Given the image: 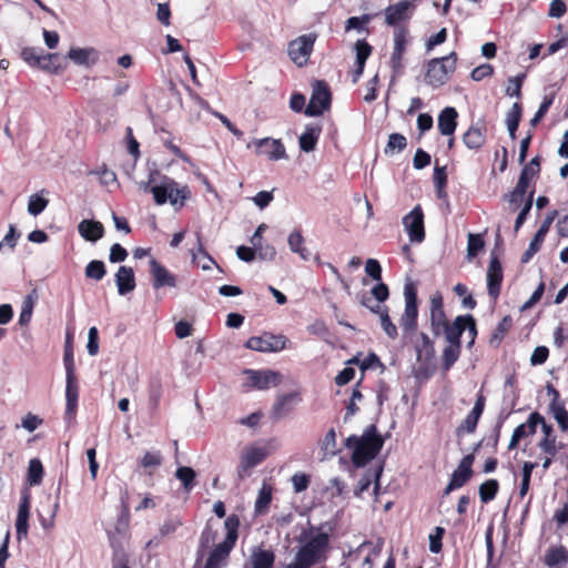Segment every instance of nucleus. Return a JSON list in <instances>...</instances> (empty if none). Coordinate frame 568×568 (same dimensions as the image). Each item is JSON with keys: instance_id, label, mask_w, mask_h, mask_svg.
I'll return each instance as SVG.
<instances>
[{"instance_id": "obj_1", "label": "nucleus", "mask_w": 568, "mask_h": 568, "mask_svg": "<svg viewBox=\"0 0 568 568\" xmlns=\"http://www.w3.org/2000/svg\"><path fill=\"white\" fill-rule=\"evenodd\" d=\"M240 526L239 515L227 516L224 520L225 536L222 541L215 542L216 532L207 524L200 536V548L193 568H225L236 546Z\"/></svg>"}, {"instance_id": "obj_2", "label": "nucleus", "mask_w": 568, "mask_h": 568, "mask_svg": "<svg viewBox=\"0 0 568 568\" xmlns=\"http://www.w3.org/2000/svg\"><path fill=\"white\" fill-rule=\"evenodd\" d=\"M302 544L297 549L294 560L285 568H311L318 564L325 556L329 538L326 532L314 531V527L304 529L298 537Z\"/></svg>"}, {"instance_id": "obj_3", "label": "nucleus", "mask_w": 568, "mask_h": 568, "mask_svg": "<svg viewBox=\"0 0 568 568\" xmlns=\"http://www.w3.org/2000/svg\"><path fill=\"white\" fill-rule=\"evenodd\" d=\"M140 190L145 193H152L155 204L163 205L168 201L172 205L182 207L190 196L187 186L179 187V184L171 178L153 171L146 182L139 183Z\"/></svg>"}, {"instance_id": "obj_4", "label": "nucleus", "mask_w": 568, "mask_h": 568, "mask_svg": "<svg viewBox=\"0 0 568 568\" xmlns=\"http://www.w3.org/2000/svg\"><path fill=\"white\" fill-rule=\"evenodd\" d=\"M347 449L352 450V463L355 467H364L373 460L384 446V438L375 424L368 425L362 436L351 435L345 440Z\"/></svg>"}, {"instance_id": "obj_5", "label": "nucleus", "mask_w": 568, "mask_h": 568, "mask_svg": "<svg viewBox=\"0 0 568 568\" xmlns=\"http://www.w3.org/2000/svg\"><path fill=\"white\" fill-rule=\"evenodd\" d=\"M405 308L399 318V325L405 334H410L417 329L418 321V297L417 286L414 282H408L404 287Z\"/></svg>"}, {"instance_id": "obj_6", "label": "nucleus", "mask_w": 568, "mask_h": 568, "mask_svg": "<svg viewBox=\"0 0 568 568\" xmlns=\"http://www.w3.org/2000/svg\"><path fill=\"white\" fill-rule=\"evenodd\" d=\"M332 93L328 84L323 80H315L312 84L310 103L305 109L308 116H318L331 108Z\"/></svg>"}, {"instance_id": "obj_7", "label": "nucleus", "mask_w": 568, "mask_h": 568, "mask_svg": "<svg viewBox=\"0 0 568 568\" xmlns=\"http://www.w3.org/2000/svg\"><path fill=\"white\" fill-rule=\"evenodd\" d=\"M286 336L265 332L260 336H252L245 342V347L262 353L280 352L286 348Z\"/></svg>"}, {"instance_id": "obj_8", "label": "nucleus", "mask_w": 568, "mask_h": 568, "mask_svg": "<svg viewBox=\"0 0 568 568\" xmlns=\"http://www.w3.org/2000/svg\"><path fill=\"white\" fill-rule=\"evenodd\" d=\"M475 462L474 453L462 458L458 467L452 474L450 480L444 489V495H449L453 490L465 486L474 476L473 464Z\"/></svg>"}, {"instance_id": "obj_9", "label": "nucleus", "mask_w": 568, "mask_h": 568, "mask_svg": "<svg viewBox=\"0 0 568 568\" xmlns=\"http://www.w3.org/2000/svg\"><path fill=\"white\" fill-rule=\"evenodd\" d=\"M244 374L247 375V381L243 384V386L247 390L252 388L264 390L271 386H277L281 382L280 373L271 369L256 371L247 368L244 371Z\"/></svg>"}, {"instance_id": "obj_10", "label": "nucleus", "mask_w": 568, "mask_h": 568, "mask_svg": "<svg viewBox=\"0 0 568 568\" xmlns=\"http://www.w3.org/2000/svg\"><path fill=\"white\" fill-rule=\"evenodd\" d=\"M316 36L314 33L304 34L288 44V55L296 67L302 68L307 62L313 50Z\"/></svg>"}, {"instance_id": "obj_11", "label": "nucleus", "mask_w": 568, "mask_h": 568, "mask_svg": "<svg viewBox=\"0 0 568 568\" xmlns=\"http://www.w3.org/2000/svg\"><path fill=\"white\" fill-rule=\"evenodd\" d=\"M429 322L430 331L435 336H439L443 333V327L449 323L444 308L443 294L436 291L430 296L429 301Z\"/></svg>"}, {"instance_id": "obj_12", "label": "nucleus", "mask_w": 568, "mask_h": 568, "mask_svg": "<svg viewBox=\"0 0 568 568\" xmlns=\"http://www.w3.org/2000/svg\"><path fill=\"white\" fill-rule=\"evenodd\" d=\"M403 225L410 242L422 243L425 240L424 212L419 204L403 217Z\"/></svg>"}, {"instance_id": "obj_13", "label": "nucleus", "mask_w": 568, "mask_h": 568, "mask_svg": "<svg viewBox=\"0 0 568 568\" xmlns=\"http://www.w3.org/2000/svg\"><path fill=\"white\" fill-rule=\"evenodd\" d=\"M504 280L503 266L499 257L493 252L487 268V291L489 297L496 303L501 292Z\"/></svg>"}, {"instance_id": "obj_14", "label": "nucleus", "mask_w": 568, "mask_h": 568, "mask_svg": "<svg viewBox=\"0 0 568 568\" xmlns=\"http://www.w3.org/2000/svg\"><path fill=\"white\" fill-rule=\"evenodd\" d=\"M486 397L481 392H479L476 396V402L473 409L468 413L465 419L457 427V436H462L464 434H471L476 430L477 424L484 413Z\"/></svg>"}, {"instance_id": "obj_15", "label": "nucleus", "mask_w": 568, "mask_h": 568, "mask_svg": "<svg viewBox=\"0 0 568 568\" xmlns=\"http://www.w3.org/2000/svg\"><path fill=\"white\" fill-rule=\"evenodd\" d=\"M266 456L267 453L262 447H251L246 449V452L242 454L240 465L237 467L239 478L244 479L250 476V470L263 463Z\"/></svg>"}, {"instance_id": "obj_16", "label": "nucleus", "mask_w": 568, "mask_h": 568, "mask_svg": "<svg viewBox=\"0 0 568 568\" xmlns=\"http://www.w3.org/2000/svg\"><path fill=\"white\" fill-rule=\"evenodd\" d=\"M301 402L302 395L297 390L278 395L272 406L271 418L277 420L285 417L294 409V406Z\"/></svg>"}, {"instance_id": "obj_17", "label": "nucleus", "mask_w": 568, "mask_h": 568, "mask_svg": "<svg viewBox=\"0 0 568 568\" xmlns=\"http://www.w3.org/2000/svg\"><path fill=\"white\" fill-rule=\"evenodd\" d=\"M539 422H544V416L538 413L534 412L528 416V419L526 423H523L518 425L511 435L508 449L513 450L517 448L519 442L528 436H531L536 433L537 426L539 425Z\"/></svg>"}, {"instance_id": "obj_18", "label": "nucleus", "mask_w": 568, "mask_h": 568, "mask_svg": "<svg viewBox=\"0 0 568 568\" xmlns=\"http://www.w3.org/2000/svg\"><path fill=\"white\" fill-rule=\"evenodd\" d=\"M150 273L152 275V286L154 290L162 287H175L178 277L171 273L164 265L152 258L150 261Z\"/></svg>"}, {"instance_id": "obj_19", "label": "nucleus", "mask_w": 568, "mask_h": 568, "mask_svg": "<svg viewBox=\"0 0 568 568\" xmlns=\"http://www.w3.org/2000/svg\"><path fill=\"white\" fill-rule=\"evenodd\" d=\"M68 58L78 67L91 69L100 59V52L93 47H74L68 52Z\"/></svg>"}, {"instance_id": "obj_20", "label": "nucleus", "mask_w": 568, "mask_h": 568, "mask_svg": "<svg viewBox=\"0 0 568 568\" xmlns=\"http://www.w3.org/2000/svg\"><path fill=\"white\" fill-rule=\"evenodd\" d=\"M486 132L485 122L473 124L464 133L463 142L470 150H479L486 142Z\"/></svg>"}, {"instance_id": "obj_21", "label": "nucleus", "mask_w": 568, "mask_h": 568, "mask_svg": "<svg viewBox=\"0 0 568 568\" xmlns=\"http://www.w3.org/2000/svg\"><path fill=\"white\" fill-rule=\"evenodd\" d=\"M255 145L260 149V153L267 155L270 160L277 161L286 158L285 146L281 140L264 138L255 141Z\"/></svg>"}, {"instance_id": "obj_22", "label": "nucleus", "mask_w": 568, "mask_h": 568, "mask_svg": "<svg viewBox=\"0 0 568 568\" xmlns=\"http://www.w3.org/2000/svg\"><path fill=\"white\" fill-rule=\"evenodd\" d=\"M65 415L73 417L78 408L79 384L77 375H65Z\"/></svg>"}, {"instance_id": "obj_23", "label": "nucleus", "mask_w": 568, "mask_h": 568, "mask_svg": "<svg viewBox=\"0 0 568 568\" xmlns=\"http://www.w3.org/2000/svg\"><path fill=\"white\" fill-rule=\"evenodd\" d=\"M275 554L273 550L257 547L252 550L251 557L244 568H273Z\"/></svg>"}, {"instance_id": "obj_24", "label": "nucleus", "mask_w": 568, "mask_h": 568, "mask_svg": "<svg viewBox=\"0 0 568 568\" xmlns=\"http://www.w3.org/2000/svg\"><path fill=\"white\" fill-rule=\"evenodd\" d=\"M415 351L417 361L424 364H429L435 357V346L430 337L420 332L415 343Z\"/></svg>"}, {"instance_id": "obj_25", "label": "nucleus", "mask_w": 568, "mask_h": 568, "mask_svg": "<svg viewBox=\"0 0 568 568\" xmlns=\"http://www.w3.org/2000/svg\"><path fill=\"white\" fill-rule=\"evenodd\" d=\"M23 61L27 62V64L30 68H40V69H47L49 68V63L51 59L54 57L52 54H43L41 50H38L36 48H29L26 47L21 50L20 53Z\"/></svg>"}, {"instance_id": "obj_26", "label": "nucleus", "mask_w": 568, "mask_h": 568, "mask_svg": "<svg viewBox=\"0 0 568 568\" xmlns=\"http://www.w3.org/2000/svg\"><path fill=\"white\" fill-rule=\"evenodd\" d=\"M115 283L120 295H125L135 288V276L132 267L120 266L115 274Z\"/></svg>"}, {"instance_id": "obj_27", "label": "nucleus", "mask_w": 568, "mask_h": 568, "mask_svg": "<svg viewBox=\"0 0 568 568\" xmlns=\"http://www.w3.org/2000/svg\"><path fill=\"white\" fill-rule=\"evenodd\" d=\"M458 113L455 108L446 106L438 115V130L443 135H453L457 126Z\"/></svg>"}, {"instance_id": "obj_28", "label": "nucleus", "mask_w": 568, "mask_h": 568, "mask_svg": "<svg viewBox=\"0 0 568 568\" xmlns=\"http://www.w3.org/2000/svg\"><path fill=\"white\" fill-rule=\"evenodd\" d=\"M321 133L322 126L320 124H307L300 136L301 150L304 152L313 151L317 144Z\"/></svg>"}, {"instance_id": "obj_29", "label": "nucleus", "mask_w": 568, "mask_h": 568, "mask_svg": "<svg viewBox=\"0 0 568 568\" xmlns=\"http://www.w3.org/2000/svg\"><path fill=\"white\" fill-rule=\"evenodd\" d=\"M80 235L91 242H95L103 236L104 227L101 222L93 220H83L78 226Z\"/></svg>"}, {"instance_id": "obj_30", "label": "nucleus", "mask_w": 568, "mask_h": 568, "mask_svg": "<svg viewBox=\"0 0 568 568\" xmlns=\"http://www.w3.org/2000/svg\"><path fill=\"white\" fill-rule=\"evenodd\" d=\"M465 332L464 327V315H458L455 320L445 327H443V333L448 344H458L462 345L460 337Z\"/></svg>"}, {"instance_id": "obj_31", "label": "nucleus", "mask_w": 568, "mask_h": 568, "mask_svg": "<svg viewBox=\"0 0 568 568\" xmlns=\"http://www.w3.org/2000/svg\"><path fill=\"white\" fill-rule=\"evenodd\" d=\"M412 7L408 0L400 1L396 4L388 6L385 10V20L388 26H395L406 19L407 11Z\"/></svg>"}, {"instance_id": "obj_32", "label": "nucleus", "mask_w": 568, "mask_h": 568, "mask_svg": "<svg viewBox=\"0 0 568 568\" xmlns=\"http://www.w3.org/2000/svg\"><path fill=\"white\" fill-rule=\"evenodd\" d=\"M544 432V438L538 443L539 448L549 456H556L558 448L556 446V436L554 435L552 426L547 424L546 420L539 422Z\"/></svg>"}, {"instance_id": "obj_33", "label": "nucleus", "mask_w": 568, "mask_h": 568, "mask_svg": "<svg viewBox=\"0 0 568 568\" xmlns=\"http://www.w3.org/2000/svg\"><path fill=\"white\" fill-rule=\"evenodd\" d=\"M272 493H273L272 486L264 483L262 485L261 489L258 490V495L255 500V505H254L255 515H257V516L265 515L268 511L270 505L272 503Z\"/></svg>"}, {"instance_id": "obj_34", "label": "nucleus", "mask_w": 568, "mask_h": 568, "mask_svg": "<svg viewBox=\"0 0 568 568\" xmlns=\"http://www.w3.org/2000/svg\"><path fill=\"white\" fill-rule=\"evenodd\" d=\"M545 564L550 567H559L568 562V551L564 546L551 547L545 555Z\"/></svg>"}, {"instance_id": "obj_35", "label": "nucleus", "mask_w": 568, "mask_h": 568, "mask_svg": "<svg viewBox=\"0 0 568 568\" xmlns=\"http://www.w3.org/2000/svg\"><path fill=\"white\" fill-rule=\"evenodd\" d=\"M304 236L302 235L300 230L293 231L287 239L288 246L293 253L298 254L304 261L310 260V251L304 245Z\"/></svg>"}, {"instance_id": "obj_36", "label": "nucleus", "mask_w": 568, "mask_h": 568, "mask_svg": "<svg viewBox=\"0 0 568 568\" xmlns=\"http://www.w3.org/2000/svg\"><path fill=\"white\" fill-rule=\"evenodd\" d=\"M511 327H513L511 316L505 315L499 321L497 326L495 327V329L489 338V344L494 347H498Z\"/></svg>"}, {"instance_id": "obj_37", "label": "nucleus", "mask_w": 568, "mask_h": 568, "mask_svg": "<svg viewBox=\"0 0 568 568\" xmlns=\"http://www.w3.org/2000/svg\"><path fill=\"white\" fill-rule=\"evenodd\" d=\"M549 408L554 418L558 423L560 430L568 432V412L566 410L564 403L560 399L551 400Z\"/></svg>"}, {"instance_id": "obj_38", "label": "nucleus", "mask_w": 568, "mask_h": 568, "mask_svg": "<svg viewBox=\"0 0 568 568\" xmlns=\"http://www.w3.org/2000/svg\"><path fill=\"white\" fill-rule=\"evenodd\" d=\"M197 254H201L202 257L204 258V263H202V264L199 263V265L202 267V270L207 271V270L212 268V265H216L215 260L205 250V247L202 243V237H201L200 232H196V248L191 250V255H192L193 261L196 260Z\"/></svg>"}, {"instance_id": "obj_39", "label": "nucleus", "mask_w": 568, "mask_h": 568, "mask_svg": "<svg viewBox=\"0 0 568 568\" xmlns=\"http://www.w3.org/2000/svg\"><path fill=\"white\" fill-rule=\"evenodd\" d=\"M462 354V345L458 344H448L443 349V369L448 372L453 365L458 361Z\"/></svg>"}, {"instance_id": "obj_40", "label": "nucleus", "mask_w": 568, "mask_h": 568, "mask_svg": "<svg viewBox=\"0 0 568 568\" xmlns=\"http://www.w3.org/2000/svg\"><path fill=\"white\" fill-rule=\"evenodd\" d=\"M499 491V483L497 479H488L484 481L478 489L481 503L487 504L494 500Z\"/></svg>"}, {"instance_id": "obj_41", "label": "nucleus", "mask_w": 568, "mask_h": 568, "mask_svg": "<svg viewBox=\"0 0 568 568\" xmlns=\"http://www.w3.org/2000/svg\"><path fill=\"white\" fill-rule=\"evenodd\" d=\"M554 87L555 85H551V91L549 93L545 94L542 102L540 103L537 112L535 113L534 118L530 120V125L532 128H535L542 120V118L547 114L549 108L552 105L555 95H556V91H557L554 89Z\"/></svg>"}, {"instance_id": "obj_42", "label": "nucleus", "mask_w": 568, "mask_h": 568, "mask_svg": "<svg viewBox=\"0 0 568 568\" xmlns=\"http://www.w3.org/2000/svg\"><path fill=\"white\" fill-rule=\"evenodd\" d=\"M43 466L40 459L32 458L29 462L27 480L31 486H37L42 483L43 479Z\"/></svg>"}, {"instance_id": "obj_43", "label": "nucleus", "mask_w": 568, "mask_h": 568, "mask_svg": "<svg viewBox=\"0 0 568 568\" xmlns=\"http://www.w3.org/2000/svg\"><path fill=\"white\" fill-rule=\"evenodd\" d=\"M175 476L182 483L185 491H191L195 486L196 473L193 468L181 466L176 469Z\"/></svg>"}, {"instance_id": "obj_44", "label": "nucleus", "mask_w": 568, "mask_h": 568, "mask_svg": "<svg viewBox=\"0 0 568 568\" xmlns=\"http://www.w3.org/2000/svg\"><path fill=\"white\" fill-rule=\"evenodd\" d=\"M535 192H536V189H535V186H532L525 200V203H524L519 214L517 215L516 221H515V227H514L515 232H518L519 229L525 223V221L527 220V217L530 213V210L532 207Z\"/></svg>"}, {"instance_id": "obj_45", "label": "nucleus", "mask_w": 568, "mask_h": 568, "mask_svg": "<svg viewBox=\"0 0 568 568\" xmlns=\"http://www.w3.org/2000/svg\"><path fill=\"white\" fill-rule=\"evenodd\" d=\"M407 146L406 138L400 133H392L385 146V154L402 152Z\"/></svg>"}, {"instance_id": "obj_46", "label": "nucleus", "mask_w": 568, "mask_h": 568, "mask_svg": "<svg viewBox=\"0 0 568 568\" xmlns=\"http://www.w3.org/2000/svg\"><path fill=\"white\" fill-rule=\"evenodd\" d=\"M321 448L324 452V457L334 456L338 453L336 433L334 428H331L322 440Z\"/></svg>"}, {"instance_id": "obj_47", "label": "nucleus", "mask_w": 568, "mask_h": 568, "mask_svg": "<svg viewBox=\"0 0 568 568\" xmlns=\"http://www.w3.org/2000/svg\"><path fill=\"white\" fill-rule=\"evenodd\" d=\"M540 173V158L537 155L532 158L527 164L524 165L520 175L521 178L527 179V181L532 182L535 179L539 176Z\"/></svg>"}, {"instance_id": "obj_48", "label": "nucleus", "mask_w": 568, "mask_h": 568, "mask_svg": "<svg viewBox=\"0 0 568 568\" xmlns=\"http://www.w3.org/2000/svg\"><path fill=\"white\" fill-rule=\"evenodd\" d=\"M106 273L102 261L93 260L85 266V276L95 281H101Z\"/></svg>"}, {"instance_id": "obj_49", "label": "nucleus", "mask_w": 568, "mask_h": 568, "mask_svg": "<svg viewBox=\"0 0 568 568\" xmlns=\"http://www.w3.org/2000/svg\"><path fill=\"white\" fill-rule=\"evenodd\" d=\"M455 54L452 53L442 59H434L429 63L428 71H448L456 68Z\"/></svg>"}, {"instance_id": "obj_50", "label": "nucleus", "mask_w": 568, "mask_h": 568, "mask_svg": "<svg viewBox=\"0 0 568 568\" xmlns=\"http://www.w3.org/2000/svg\"><path fill=\"white\" fill-rule=\"evenodd\" d=\"M110 545L113 548L112 568H130L124 549L114 539L110 540Z\"/></svg>"}, {"instance_id": "obj_51", "label": "nucleus", "mask_w": 568, "mask_h": 568, "mask_svg": "<svg viewBox=\"0 0 568 568\" xmlns=\"http://www.w3.org/2000/svg\"><path fill=\"white\" fill-rule=\"evenodd\" d=\"M357 71H363L365 62L371 54L372 48L365 41H357L355 44Z\"/></svg>"}, {"instance_id": "obj_52", "label": "nucleus", "mask_w": 568, "mask_h": 568, "mask_svg": "<svg viewBox=\"0 0 568 568\" xmlns=\"http://www.w3.org/2000/svg\"><path fill=\"white\" fill-rule=\"evenodd\" d=\"M49 204V200L40 196L39 194H32L28 202L29 214L37 216L41 214Z\"/></svg>"}, {"instance_id": "obj_53", "label": "nucleus", "mask_w": 568, "mask_h": 568, "mask_svg": "<svg viewBox=\"0 0 568 568\" xmlns=\"http://www.w3.org/2000/svg\"><path fill=\"white\" fill-rule=\"evenodd\" d=\"M485 242L479 234H468L467 243V256L468 258L476 257L478 253L484 248Z\"/></svg>"}, {"instance_id": "obj_54", "label": "nucleus", "mask_w": 568, "mask_h": 568, "mask_svg": "<svg viewBox=\"0 0 568 568\" xmlns=\"http://www.w3.org/2000/svg\"><path fill=\"white\" fill-rule=\"evenodd\" d=\"M527 73H519L516 77L508 79V84L506 87V94L509 97H517L519 98L521 94V87L524 83V80L526 79Z\"/></svg>"}, {"instance_id": "obj_55", "label": "nucleus", "mask_w": 568, "mask_h": 568, "mask_svg": "<svg viewBox=\"0 0 568 568\" xmlns=\"http://www.w3.org/2000/svg\"><path fill=\"white\" fill-rule=\"evenodd\" d=\"M523 115V106L519 102L513 104L506 116L507 129H518Z\"/></svg>"}, {"instance_id": "obj_56", "label": "nucleus", "mask_w": 568, "mask_h": 568, "mask_svg": "<svg viewBox=\"0 0 568 568\" xmlns=\"http://www.w3.org/2000/svg\"><path fill=\"white\" fill-rule=\"evenodd\" d=\"M544 241H545V239L542 236L535 234L532 240L529 243L528 248L521 255V258H520L521 263H524V264L528 263L532 258V256L537 252H539Z\"/></svg>"}, {"instance_id": "obj_57", "label": "nucleus", "mask_w": 568, "mask_h": 568, "mask_svg": "<svg viewBox=\"0 0 568 568\" xmlns=\"http://www.w3.org/2000/svg\"><path fill=\"white\" fill-rule=\"evenodd\" d=\"M381 326L385 334L390 338L395 339L398 336L397 327L389 317V310H384L379 316Z\"/></svg>"}, {"instance_id": "obj_58", "label": "nucleus", "mask_w": 568, "mask_h": 568, "mask_svg": "<svg viewBox=\"0 0 568 568\" xmlns=\"http://www.w3.org/2000/svg\"><path fill=\"white\" fill-rule=\"evenodd\" d=\"M162 464V455L160 452H146L140 459V466L143 468H156Z\"/></svg>"}, {"instance_id": "obj_59", "label": "nucleus", "mask_w": 568, "mask_h": 568, "mask_svg": "<svg viewBox=\"0 0 568 568\" xmlns=\"http://www.w3.org/2000/svg\"><path fill=\"white\" fill-rule=\"evenodd\" d=\"M445 535V528L443 527H436L434 529V532L429 535V550L433 554H438L443 549V537Z\"/></svg>"}, {"instance_id": "obj_60", "label": "nucleus", "mask_w": 568, "mask_h": 568, "mask_svg": "<svg viewBox=\"0 0 568 568\" xmlns=\"http://www.w3.org/2000/svg\"><path fill=\"white\" fill-rule=\"evenodd\" d=\"M379 88V78L378 73H375L374 77L367 82L365 88V94L363 97L365 102H373L377 99V91Z\"/></svg>"}, {"instance_id": "obj_61", "label": "nucleus", "mask_w": 568, "mask_h": 568, "mask_svg": "<svg viewBox=\"0 0 568 568\" xmlns=\"http://www.w3.org/2000/svg\"><path fill=\"white\" fill-rule=\"evenodd\" d=\"M63 363L65 367V375H75V365L73 358V347L72 344L67 339L64 354H63Z\"/></svg>"}, {"instance_id": "obj_62", "label": "nucleus", "mask_w": 568, "mask_h": 568, "mask_svg": "<svg viewBox=\"0 0 568 568\" xmlns=\"http://www.w3.org/2000/svg\"><path fill=\"white\" fill-rule=\"evenodd\" d=\"M464 327H465V332H467L468 337H469L468 347H471L475 344V339L478 334L477 326H476V320L474 318L473 315H470V314L464 315Z\"/></svg>"}, {"instance_id": "obj_63", "label": "nucleus", "mask_w": 568, "mask_h": 568, "mask_svg": "<svg viewBox=\"0 0 568 568\" xmlns=\"http://www.w3.org/2000/svg\"><path fill=\"white\" fill-rule=\"evenodd\" d=\"M372 20L371 14H363L362 17H351L346 20L345 30H363L364 26L367 24Z\"/></svg>"}, {"instance_id": "obj_64", "label": "nucleus", "mask_w": 568, "mask_h": 568, "mask_svg": "<svg viewBox=\"0 0 568 568\" xmlns=\"http://www.w3.org/2000/svg\"><path fill=\"white\" fill-rule=\"evenodd\" d=\"M311 477L304 473H296L292 476V484L295 493H302L310 486Z\"/></svg>"}]
</instances>
